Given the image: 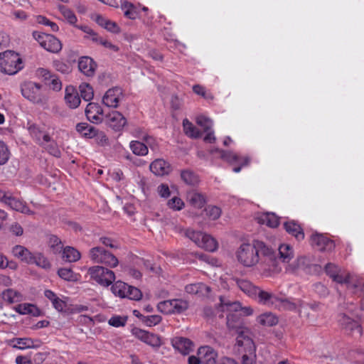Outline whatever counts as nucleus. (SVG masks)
<instances>
[{
  "mask_svg": "<svg viewBox=\"0 0 364 364\" xmlns=\"http://www.w3.org/2000/svg\"><path fill=\"white\" fill-rule=\"evenodd\" d=\"M235 257L244 267H257L264 272L277 270V257L274 250L261 240L243 242L236 250Z\"/></svg>",
  "mask_w": 364,
  "mask_h": 364,
  "instance_id": "obj_1",
  "label": "nucleus"
},
{
  "mask_svg": "<svg viewBox=\"0 0 364 364\" xmlns=\"http://www.w3.org/2000/svg\"><path fill=\"white\" fill-rule=\"evenodd\" d=\"M325 271L333 282L345 284L353 294L362 297L361 309H364V284L358 275L343 270L338 266L331 263L326 265Z\"/></svg>",
  "mask_w": 364,
  "mask_h": 364,
  "instance_id": "obj_2",
  "label": "nucleus"
},
{
  "mask_svg": "<svg viewBox=\"0 0 364 364\" xmlns=\"http://www.w3.org/2000/svg\"><path fill=\"white\" fill-rule=\"evenodd\" d=\"M219 310L227 312V325L230 329H234L241 326L242 323L239 321V311L241 309V304L238 301H230L225 297H220Z\"/></svg>",
  "mask_w": 364,
  "mask_h": 364,
  "instance_id": "obj_3",
  "label": "nucleus"
},
{
  "mask_svg": "<svg viewBox=\"0 0 364 364\" xmlns=\"http://www.w3.org/2000/svg\"><path fill=\"white\" fill-rule=\"evenodd\" d=\"M22 68L23 63L18 53L11 50L0 53V72L14 75Z\"/></svg>",
  "mask_w": 364,
  "mask_h": 364,
  "instance_id": "obj_4",
  "label": "nucleus"
},
{
  "mask_svg": "<svg viewBox=\"0 0 364 364\" xmlns=\"http://www.w3.org/2000/svg\"><path fill=\"white\" fill-rule=\"evenodd\" d=\"M266 298H264V305L269 307L277 309L281 311H295L299 307L303 308V303L298 300L296 302H294L288 299L279 297L272 292L264 294Z\"/></svg>",
  "mask_w": 364,
  "mask_h": 364,
  "instance_id": "obj_5",
  "label": "nucleus"
},
{
  "mask_svg": "<svg viewBox=\"0 0 364 364\" xmlns=\"http://www.w3.org/2000/svg\"><path fill=\"white\" fill-rule=\"evenodd\" d=\"M185 235L191 240L197 246L209 252H214L218 249L217 241L210 235L200 231L191 229L185 230Z\"/></svg>",
  "mask_w": 364,
  "mask_h": 364,
  "instance_id": "obj_6",
  "label": "nucleus"
},
{
  "mask_svg": "<svg viewBox=\"0 0 364 364\" xmlns=\"http://www.w3.org/2000/svg\"><path fill=\"white\" fill-rule=\"evenodd\" d=\"M87 274L91 280L105 287H109L115 279L114 272L102 266L90 267Z\"/></svg>",
  "mask_w": 364,
  "mask_h": 364,
  "instance_id": "obj_7",
  "label": "nucleus"
},
{
  "mask_svg": "<svg viewBox=\"0 0 364 364\" xmlns=\"http://www.w3.org/2000/svg\"><path fill=\"white\" fill-rule=\"evenodd\" d=\"M112 292L120 298H127L131 300L139 301L142 297V293L138 288L130 286L127 283L118 280L115 282L112 287Z\"/></svg>",
  "mask_w": 364,
  "mask_h": 364,
  "instance_id": "obj_8",
  "label": "nucleus"
},
{
  "mask_svg": "<svg viewBox=\"0 0 364 364\" xmlns=\"http://www.w3.org/2000/svg\"><path fill=\"white\" fill-rule=\"evenodd\" d=\"M347 312L340 315L339 323L343 328L352 334L360 336L362 334V328L358 322L353 318L350 317L347 313L350 314L353 316H358L355 312L356 307L353 304H350L346 308Z\"/></svg>",
  "mask_w": 364,
  "mask_h": 364,
  "instance_id": "obj_9",
  "label": "nucleus"
},
{
  "mask_svg": "<svg viewBox=\"0 0 364 364\" xmlns=\"http://www.w3.org/2000/svg\"><path fill=\"white\" fill-rule=\"evenodd\" d=\"M22 95L29 101L43 105L47 102L46 96L41 91V86L33 82H26L21 85Z\"/></svg>",
  "mask_w": 364,
  "mask_h": 364,
  "instance_id": "obj_10",
  "label": "nucleus"
},
{
  "mask_svg": "<svg viewBox=\"0 0 364 364\" xmlns=\"http://www.w3.org/2000/svg\"><path fill=\"white\" fill-rule=\"evenodd\" d=\"M234 329L237 331L235 348L238 353L255 351V343L250 337L249 330L242 326Z\"/></svg>",
  "mask_w": 364,
  "mask_h": 364,
  "instance_id": "obj_11",
  "label": "nucleus"
},
{
  "mask_svg": "<svg viewBox=\"0 0 364 364\" xmlns=\"http://www.w3.org/2000/svg\"><path fill=\"white\" fill-rule=\"evenodd\" d=\"M32 36L40 46L48 52L57 53L62 49L60 41L53 35L33 31Z\"/></svg>",
  "mask_w": 364,
  "mask_h": 364,
  "instance_id": "obj_12",
  "label": "nucleus"
},
{
  "mask_svg": "<svg viewBox=\"0 0 364 364\" xmlns=\"http://www.w3.org/2000/svg\"><path fill=\"white\" fill-rule=\"evenodd\" d=\"M90 257L94 262L103 264L110 268H114L119 264L118 259L113 254L101 247L92 248Z\"/></svg>",
  "mask_w": 364,
  "mask_h": 364,
  "instance_id": "obj_13",
  "label": "nucleus"
},
{
  "mask_svg": "<svg viewBox=\"0 0 364 364\" xmlns=\"http://www.w3.org/2000/svg\"><path fill=\"white\" fill-rule=\"evenodd\" d=\"M188 308V302L181 299L163 301L157 305V309L165 314H181Z\"/></svg>",
  "mask_w": 364,
  "mask_h": 364,
  "instance_id": "obj_14",
  "label": "nucleus"
},
{
  "mask_svg": "<svg viewBox=\"0 0 364 364\" xmlns=\"http://www.w3.org/2000/svg\"><path fill=\"white\" fill-rule=\"evenodd\" d=\"M232 282H235L238 287L245 294L251 297L257 298L258 301L263 304L264 302V294H268L269 291L261 289L260 288L254 286L250 281L245 279H232Z\"/></svg>",
  "mask_w": 364,
  "mask_h": 364,
  "instance_id": "obj_15",
  "label": "nucleus"
},
{
  "mask_svg": "<svg viewBox=\"0 0 364 364\" xmlns=\"http://www.w3.org/2000/svg\"><path fill=\"white\" fill-rule=\"evenodd\" d=\"M131 332L137 339L154 348H158L162 344L161 338L156 334L136 327L133 328Z\"/></svg>",
  "mask_w": 364,
  "mask_h": 364,
  "instance_id": "obj_16",
  "label": "nucleus"
},
{
  "mask_svg": "<svg viewBox=\"0 0 364 364\" xmlns=\"http://www.w3.org/2000/svg\"><path fill=\"white\" fill-rule=\"evenodd\" d=\"M106 124L115 132H120L127 124L126 117L119 112L112 110L105 116Z\"/></svg>",
  "mask_w": 364,
  "mask_h": 364,
  "instance_id": "obj_17",
  "label": "nucleus"
},
{
  "mask_svg": "<svg viewBox=\"0 0 364 364\" xmlns=\"http://www.w3.org/2000/svg\"><path fill=\"white\" fill-rule=\"evenodd\" d=\"M210 153L212 154H218L219 156L229 162V163H236V164H241V166H238V167H235L233 168V171L235 172V173H238L241 170V167L242 166H245L246 164H247L248 161H249V159L247 157H245V158H242L240 157V156H238L237 154H236L235 153H233V152H226V151H224L223 150H220L218 148L216 149H211L210 150Z\"/></svg>",
  "mask_w": 364,
  "mask_h": 364,
  "instance_id": "obj_18",
  "label": "nucleus"
},
{
  "mask_svg": "<svg viewBox=\"0 0 364 364\" xmlns=\"http://www.w3.org/2000/svg\"><path fill=\"white\" fill-rule=\"evenodd\" d=\"M123 97V92L119 87H113L109 89L102 97L103 104L112 108H117L119 105V102Z\"/></svg>",
  "mask_w": 364,
  "mask_h": 364,
  "instance_id": "obj_19",
  "label": "nucleus"
},
{
  "mask_svg": "<svg viewBox=\"0 0 364 364\" xmlns=\"http://www.w3.org/2000/svg\"><path fill=\"white\" fill-rule=\"evenodd\" d=\"M311 245L320 251L330 252L335 247V244L333 240L318 233H315L311 235Z\"/></svg>",
  "mask_w": 364,
  "mask_h": 364,
  "instance_id": "obj_20",
  "label": "nucleus"
},
{
  "mask_svg": "<svg viewBox=\"0 0 364 364\" xmlns=\"http://www.w3.org/2000/svg\"><path fill=\"white\" fill-rule=\"evenodd\" d=\"M85 114L87 119L94 124H100L105 119L102 108L94 102H90L87 105Z\"/></svg>",
  "mask_w": 364,
  "mask_h": 364,
  "instance_id": "obj_21",
  "label": "nucleus"
},
{
  "mask_svg": "<svg viewBox=\"0 0 364 364\" xmlns=\"http://www.w3.org/2000/svg\"><path fill=\"white\" fill-rule=\"evenodd\" d=\"M150 171L156 176H163L171 172L170 164L163 159H157L149 166Z\"/></svg>",
  "mask_w": 364,
  "mask_h": 364,
  "instance_id": "obj_22",
  "label": "nucleus"
},
{
  "mask_svg": "<svg viewBox=\"0 0 364 364\" xmlns=\"http://www.w3.org/2000/svg\"><path fill=\"white\" fill-rule=\"evenodd\" d=\"M202 364H217V352L210 346H202L198 350Z\"/></svg>",
  "mask_w": 364,
  "mask_h": 364,
  "instance_id": "obj_23",
  "label": "nucleus"
},
{
  "mask_svg": "<svg viewBox=\"0 0 364 364\" xmlns=\"http://www.w3.org/2000/svg\"><path fill=\"white\" fill-rule=\"evenodd\" d=\"M173 347L183 355H187L193 350L192 341L186 338L176 337L171 341Z\"/></svg>",
  "mask_w": 364,
  "mask_h": 364,
  "instance_id": "obj_24",
  "label": "nucleus"
},
{
  "mask_svg": "<svg viewBox=\"0 0 364 364\" xmlns=\"http://www.w3.org/2000/svg\"><path fill=\"white\" fill-rule=\"evenodd\" d=\"M28 130L31 136L38 144H43L50 141L49 135L36 124H29Z\"/></svg>",
  "mask_w": 364,
  "mask_h": 364,
  "instance_id": "obj_25",
  "label": "nucleus"
},
{
  "mask_svg": "<svg viewBox=\"0 0 364 364\" xmlns=\"http://www.w3.org/2000/svg\"><path fill=\"white\" fill-rule=\"evenodd\" d=\"M310 266V259L304 256L298 257L297 259L286 267V271L291 273L300 270L306 271Z\"/></svg>",
  "mask_w": 364,
  "mask_h": 364,
  "instance_id": "obj_26",
  "label": "nucleus"
},
{
  "mask_svg": "<svg viewBox=\"0 0 364 364\" xmlns=\"http://www.w3.org/2000/svg\"><path fill=\"white\" fill-rule=\"evenodd\" d=\"M78 68L85 75L92 77L95 74L96 64L91 58L83 56L79 59Z\"/></svg>",
  "mask_w": 364,
  "mask_h": 364,
  "instance_id": "obj_27",
  "label": "nucleus"
},
{
  "mask_svg": "<svg viewBox=\"0 0 364 364\" xmlns=\"http://www.w3.org/2000/svg\"><path fill=\"white\" fill-rule=\"evenodd\" d=\"M65 100L71 109H75L80 105L81 100L77 91L73 86H68L65 88Z\"/></svg>",
  "mask_w": 364,
  "mask_h": 364,
  "instance_id": "obj_28",
  "label": "nucleus"
},
{
  "mask_svg": "<svg viewBox=\"0 0 364 364\" xmlns=\"http://www.w3.org/2000/svg\"><path fill=\"white\" fill-rule=\"evenodd\" d=\"M185 291L190 294H196L198 296H207L209 295L210 288L203 283L198 282L186 285Z\"/></svg>",
  "mask_w": 364,
  "mask_h": 364,
  "instance_id": "obj_29",
  "label": "nucleus"
},
{
  "mask_svg": "<svg viewBox=\"0 0 364 364\" xmlns=\"http://www.w3.org/2000/svg\"><path fill=\"white\" fill-rule=\"evenodd\" d=\"M256 220L258 223L265 225L269 228H276L279 221V218L273 213H264L257 215Z\"/></svg>",
  "mask_w": 364,
  "mask_h": 364,
  "instance_id": "obj_30",
  "label": "nucleus"
},
{
  "mask_svg": "<svg viewBox=\"0 0 364 364\" xmlns=\"http://www.w3.org/2000/svg\"><path fill=\"white\" fill-rule=\"evenodd\" d=\"M11 253L14 257L21 259L26 264H31V262H32L31 260L32 252L24 246L19 245H15L11 250Z\"/></svg>",
  "mask_w": 364,
  "mask_h": 364,
  "instance_id": "obj_31",
  "label": "nucleus"
},
{
  "mask_svg": "<svg viewBox=\"0 0 364 364\" xmlns=\"http://www.w3.org/2000/svg\"><path fill=\"white\" fill-rule=\"evenodd\" d=\"M15 311L21 315H31L38 316L40 315L38 308L32 304L23 303L16 305L14 307Z\"/></svg>",
  "mask_w": 364,
  "mask_h": 364,
  "instance_id": "obj_32",
  "label": "nucleus"
},
{
  "mask_svg": "<svg viewBox=\"0 0 364 364\" xmlns=\"http://www.w3.org/2000/svg\"><path fill=\"white\" fill-rule=\"evenodd\" d=\"M286 231L294 236L296 240H301L304 237V233L301 226L294 220H289L284 223Z\"/></svg>",
  "mask_w": 364,
  "mask_h": 364,
  "instance_id": "obj_33",
  "label": "nucleus"
},
{
  "mask_svg": "<svg viewBox=\"0 0 364 364\" xmlns=\"http://www.w3.org/2000/svg\"><path fill=\"white\" fill-rule=\"evenodd\" d=\"M120 7L124 11V16L129 19H136L139 11L136 6L127 0H120Z\"/></svg>",
  "mask_w": 364,
  "mask_h": 364,
  "instance_id": "obj_34",
  "label": "nucleus"
},
{
  "mask_svg": "<svg viewBox=\"0 0 364 364\" xmlns=\"http://www.w3.org/2000/svg\"><path fill=\"white\" fill-rule=\"evenodd\" d=\"M11 343L13 348L24 350L27 348H36L39 345H36L34 341L29 338H16Z\"/></svg>",
  "mask_w": 364,
  "mask_h": 364,
  "instance_id": "obj_35",
  "label": "nucleus"
},
{
  "mask_svg": "<svg viewBox=\"0 0 364 364\" xmlns=\"http://www.w3.org/2000/svg\"><path fill=\"white\" fill-rule=\"evenodd\" d=\"M58 9L67 23L72 26H75L77 21V18L71 9L66 6L59 4L58 6Z\"/></svg>",
  "mask_w": 364,
  "mask_h": 364,
  "instance_id": "obj_36",
  "label": "nucleus"
},
{
  "mask_svg": "<svg viewBox=\"0 0 364 364\" xmlns=\"http://www.w3.org/2000/svg\"><path fill=\"white\" fill-rule=\"evenodd\" d=\"M6 204L16 211L23 213H31L30 209L24 204L23 201L11 196H9V199H7Z\"/></svg>",
  "mask_w": 364,
  "mask_h": 364,
  "instance_id": "obj_37",
  "label": "nucleus"
},
{
  "mask_svg": "<svg viewBox=\"0 0 364 364\" xmlns=\"http://www.w3.org/2000/svg\"><path fill=\"white\" fill-rule=\"evenodd\" d=\"M76 130L83 137L87 139L94 138L96 134L97 129L86 122H80L77 124Z\"/></svg>",
  "mask_w": 364,
  "mask_h": 364,
  "instance_id": "obj_38",
  "label": "nucleus"
},
{
  "mask_svg": "<svg viewBox=\"0 0 364 364\" xmlns=\"http://www.w3.org/2000/svg\"><path fill=\"white\" fill-rule=\"evenodd\" d=\"M187 198L190 203L197 208H203L205 203L204 196L196 191H189L187 194Z\"/></svg>",
  "mask_w": 364,
  "mask_h": 364,
  "instance_id": "obj_39",
  "label": "nucleus"
},
{
  "mask_svg": "<svg viewBox=\"0 0 364 364\" xmlns=\"http://www.w3.org/2000/svg\"><path fill=\"white\" fill-rule=\"evenodd\" d=\"M279 255L282 262L289 263L294 257V252L291 245L282 244L279 247Z\"/></svg>",
  "mask_w": 364,
  "mask_h": 364,
  "instance_id": "obj_40",
  "label": "nucleus"
},
{
  "mask_svg": "<svg viewBox=\"0 0 364 364\" xmlns=\"http://www.w3.org/2000/svg\"><path fill=\"white\" fill-rule=\"evenodd\" d=\"M257 322L264 326H273L277 324L278 318L271 312H265L257 318Z\"/></svg>",
  "mask_w": 364,
  "mask_h": 364,
  "instance_id": "obj_41",
  "label": "nucleus"
},
{
  "mask_svg": "<svg viewBox=\"0 0 364 364\" xmlns=\"http://www.w3.org/2000/svg\"><path fill=\"white\" fill-rule=\"evenodd\" d=\"M80 253L73 247H65L63 251V259L68 262H74L80 259Z\"/></svg>",
  "mask_w": 364,
  "mask_h": 364,
  "instance_id": "obj_42",
  "label": "nucleus"
},
{
  "mask_svg": "<svg viewBox=\"0 0 364 364\" xmlns=\"http://www.w3.org/2000/svg\"><path fill=\"white\" fill-rule=\"evenodd\" d=\"M2 298L4 301L9 304H14L21 301L22 295L14 289H8L3 291Z\"/></svg>",
  "mask_w": 364,
  "mask_h": 364,
  "instance_id": "obj_43",
  "label": "nucleus"
},
{
  "mask_svg": "<svg viewBox=\"0 0 364 364\" xmlns=\"http://www.w3.org/2000/svg\"><path fill=\"white\" fill-rule=\"evenodd\" d=\"M129 148L132 153L136 156H146L149 152L146 145L139 141H132L129 143Z\"/></svg>",
  "mask_w": 364,
  "mask_h": 364,
  "instance_id": "obj_44",
  "label": "nucleus"
},
{
  "mask_svg": "<svg viewBox=\"0 0 364 364\" xmlns=\"http://www.w3.org/2000/svg\"><path fill=\"white\" fill-rule=\"evenodd\" d=\"M181 178L188 185L195 186L199 182L198 176L192 171L186 169L181 172Z\"/></svg>",
  "mask_w": 364,
  "mask_h": 364,
  "instance_id": "obj_45",
  "label": "nucleus"
},
{
  "mask_svg": "<svg viewBox=\"0 0 364 364\" xmlns=\"http://www.w3.org/2000/svg\"><path fill=\"white\" fill-rule=\"evenodd\" d=\"M31 264H35L36 265L43 269H48L50 267L48 260L39 252L32 253Z\"/></svg>",
  "mask_w": 364,
  "mask_h": 364,
  "instance_id": "obj_46",
  "label": "nucleus"
},
{
  "mask_svg": "<svg viewBox=\"0 0 364 364\" xmlns=\"http://www.w3.org/2000/svg\"><path fill=\"white\" fill-rule=\"evenodd\" d=\"M79 90L81 97L85 101H90L94 97L93 88L87 82L81 83L79 86Z\"/></svg>",
  "mask_w": 364,
  "mask_h": 364,
  "instance_id": "obj_47",
  "label": "nucleus"
},
{
  "mask_svg": "<svg viewBox=\"0 0 364 364\" xmlns=\"http://www.w3.org/2000/svg\"><path fill=\"white\" fill-rule=\"evenodd\" d=\"M183 130L186 135L192 138H198L200 136V131L188 119L183 122Z\"/></svg>",
  "mask_w": 364,
  "mask_h": 364,
  "instance_id": "obj_48",
  "label": "nucleus"
},
{
  "mask_svg": "<svg viewBox=\"0 0 364 364\" xmlns=\"http://www.w3.org/2000/svg\"><path fill=\"white\" fill-rule=\"evenodd\" d=\"M58 274L59 277L67 281H76L77 280V274H75L70 269L61 268L58 270Z\"/></svg>",
  "mask_w": 364,
  "mask_h": 364,
  "instance_id": "obj_49",
  "label": "nucleus"
},
{
  "mask_svg": "<svg viewBox=\"0 0 364 364\" xmlns=\"http://www.w3.org/2000/svg\"><path fill=\"white\" fill-rule=\"evenodd\" d=\"M10 158V151L6 144L0 141V165H4L7 163Z\"/></svg>",
  "mask_w": 364,
  "mask_h": 364,
  "instance_id": "obj_50",
  "label": "nucleus"
},
{
  "mask_svg": "<svg viewBox=\"0 0 364 364\" xmlns=\"http://www.w3.org/2000/svg\"><path fill=\"white\" fill-rule=\"evenodd\" d=\"M193 91L196 94L202 97H203L205 100H211L213 99V96L212 93L209 91H207L206 89L200 85H195L193 87Z\"/></svg>",
  "mask_w": 364,
  "mask_h": 364,
  "instance_id": "obj_51",
  "label": "nucleus"
},
{
  "mask_svg": "<svg viewBox=\"0 0 364 364\" xmlns=\"http://www.w3.org/2000/svg\"><path fill=\"white\" fill-rule=\"evenodd\" d=\"M127 316H113L109 319L108 323L112 326L119 328V327L124 326L127 323Z\"/></svg>",
  "mask_w": 364,
  "mask_h": 364,
  "instance_id": "obj_52",
  "label": "nucleus"
},
{
  "mask_svg": "<svg viewBox=\"0 0 364 364\" xmlns=\"http://www.w3.org/2000/svg\"><path fill=\"white\" fill-rule=\"evenodd\" d=\"M167 205L173 210L179 211L183 208L184 203L180 198L175 196L167 202Z\"/></svg>",
  "mask_w": 364,
  "mask_h": 364,
  "instance_id": "obj_53",
  "label": "nucleus"
},
{
  "mask_svg": "<svg viewBox=\"0 0 364 364\" xmlns=\"http://www.w3.org/2000/svg\"><path fill=\"white\" fill-rule=\"evenodd\" d=\"M196 257H198L200 260L206 262L213 267H219L221 264V262L217 259L216 258L212 257L206 254L203 253H197L196 255Z\"/></svg>",
  "mask_w": 364,
  "mask_h": 364,
  "instance_id": "obj_54",
  "label": "nucleus"
},
{
  "mask_svg": "<svg viewBox=\"0 0 364 364\" xmlns=\"http://www.w3.org/2000/svg\"><path fill=\"white\" fill-rule=\"evenodd\" d=\"M36 21L39 24L49 26L52 31L56 32L59 30L58 26L55 22L50 21L48 18L43 16H37Z\"/></svg>",
  "mask_w": 364,
  "mask_h": 364,
  "instance_id": "obj_55",
  "label": "nucleus"
},
{
  "mask_svg": "<svg viewBox=\"0 0 364 364\" xmlns=\"http://www.w3.org/2000/svg\"><path fill=\"white\" fill-rule=\"evenodd\" d=\"M196 123L208 132L213 126V122L204 115H199L196 118Z\"/></svg>",
  "mask_w": 364,
  "mask_h": 364,
  "instance_id": "obj_56",
  "label": "nucleus"
},
{
  "mask_svg": "<svg viewBox=\"0 0 364 364\" xmlns=\"http://www.w3.org/2000/svg\"><path fill=\"white\" fill-rule=\"evenodd\" d=\"M142 321L147 326H154L161 321V316L159 315H151L143 316Z\"/></svg>",
  "mask_w": 364,
  "mask_h": 364,
  "instance_id": "obj_57",
  "label": "nucleus"
},
{
  "mask_svg": "<svg viewBox=\"0 0 364 364\" xmlns=\"http://www.w3.org/2000/svg\"><path fill=\"white\" fill-rule=\"evenodd\" d=\"M207 215L212 220L218 219L221 215V210L217 206L209 205L205 208Z\"/></svg>",
  "mask_w": 364,
  "mask_h": 364,
  "instance_id": "obj_58",
  "label": "nucleus"
},
{
  "mask_svg": "<svg viewBox=\"0 0 364 364\" xmlns=\"http://www.w3.org/2000/svg\"><path fill=\"white\" fill-rule=\"evenodd\" d=\"M242 364H255L256 353L255 351L246 352L242 353Z\"/></svg>",
  "mask_w": 364,
  "mask_h": 364,
  "instance_id": "obj_59",
  "label": "nucleus"
},
{
  "mask_svg": "<svg viewBox=\"0 0 364 364\" xmlns=\"http://www.w3.org/2000/svg\"><path fill=\"white\" fill-rule=\"evenodd\" d=\"M94 138L95 139L96 142L101 146H105L109 144V139L107 135L105 132H100L98 129L96 130V134Z\"/></svg>",
  "mask_w": 364,
  "mask_h": 364,
  "instance_id": "obj_60",
  "label": "nucleus"
},
{
  "mask_svg": "<svg viewBox=\"0 0 364 364\" xmlns=\"http://www.w3.org/2000/svg\"><path fill=\"white\" fill-rule=\"evenodd\" d=\"M49 245L54 252L60 251L63 247L61 240L55 235L50 236Z\"/></svg>",
  "mask_w": 364,
  "mask_h": 364,
  "instance_id": "obj_61",
  "label": "nucleus"
},
{
  "mask_svg": "<svg viewBox=\"0 0 364 364\" xmlns=\"http://www.w3.org/2000/svg\"><path fill=\"white\" fill-rule=\"evenodd\" d=\"M50 89L58 91L62 87V84L58 77L53 75L52 77H50V80L46 83Z\"/></svg>",
  "mask_w": 364,
  "mask_h": 364,
  "instance_id": "obj_62",
  "label": "nucleus"
},
{
  "mask_svg": "<svg viewBox=\"0 0 364 364\" xmlns=\"http://www.w3.org/2000/svg\"><path fill=\"white\" fill-rule=\"evenodd\" d=\"M97 44L102 45L105 48H106L113 52H117L119 50L118 47L116 45H114L112 42H110L107 39L104 38L102 37H101V38Z\"/></svg>",
  "mask_w": 364,
  "mask_h": 364,
  "instance_id": "obj_63",
  "label": "nucleus"
},
{
  "mask_svg": "<svg viewBox=\"0 0 364 364\" xmlns=\"http://www.w3.org/2000/svg\"><path fill=\"white\" fill-rule=\"evenodd\" d=\"M157 192L161 197L165 198H168L171 194L168 186L165 183H161L158 186Z\"/></svg>",
  "mask_w": 364,
  "mask_h": 364,
  "instance_id": "obj_64",
  "label": "nucleus"
}]
</instances>
